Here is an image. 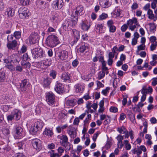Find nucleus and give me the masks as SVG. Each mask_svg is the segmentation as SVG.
Instances as JSON below:
<instances>
[{"mask_svg": "<svg viewBox=\"0 0 157 157\" xmlns=\"http://www.w3.org/2000/svg\"><path fill=\"white\" fill-rule=\"evenodd\" d=\"M59 43L58 37L55 35H52L49 36L46 39V43L47 45L50 47H54Z\"/></svg>", "mask_w": 157, "mask_h": 157, "instance_id": "nucleus-1", "label": "nucleus"}, {"mask_svg": "<svg viewBox=\"0 0 157 157\" xmlns=\"http://www.w3.org/2000/svg\"><path fill=\"white\" fill-rule=\"evenodd\" d=\"M32 53L35 58H43L45 57V55L42 48L40 47H37L32 50Z\"/></svg>", "mask_w": 157, "mask_h": 157, "instance_id": "nucleus-2", "label": "nucleus"}, {"mask_svg": "<svg viewBox=\"0 0 157 157\" xmlns=\"http://www.w3.org/2000/svg\"><path fill=\"white\" fill-rule=\"evenodd\" d=\"M72 20H66L63 25V27L64 29L66 30L69 29H70L71 27L75 26L77 24L78 20V18H76L75 19L73 17L71 18Z\"/></svg>", "mask_w": 157, "mask_h": 157, "instance_id": "nucleus-3", "label": "nucleus"}, {"mask_svg": "<svg viewBox=\"0 0 157 157\" xmlns=\"http://www.w3.org/2000/svg\"><path fill=\"white\" fill-rule=\"evenodd\" d=\"M127 24L129 26L130 29L132 31L136 28V26H140L137 21V19L135 17H133L127 21Z\"/></svg>", "mask_w": 157, "mask_h": 157, "instance_id": "nucleus-4", "label": "nucleus"}, {"mask_svg": "<svg viewBox=\"0 0 157 157\" xmlns=\"http://www.w3.org/2000/svg\"><path fill=\"white\" fill-rule=\"evenodd\" d=\"M55 95L52 92H49L46 93V101L49 105H53L55 102Z\"/></svg>", "mask_w": 157, "mask_h": 157, "instance_id": "nucleus-5", "label": "nucleus"}, {"mask_svg": "<svg viewBox=\"0 0 157 157\" xmlns=\"http://www.w3.org/2000/svg\"><path fill=\"white\" fill-rule=\"evenodd\" d=\"M83 10V7L81 6H78L76 10L75 11H73L72 14L71 15V17H73L75 19L76 18H78V15H82L83 14L82 11Z\"/></svg>", "mask_w": 157, "mask_h": 157, "instance_id": "nucleus-6", "label": "nucleus"}, {"mask_svg": "<svg viewBox=\"0 0 157 157\" xmlns=\"http://www.w3.org/2000/svg\"><path fill=\"white\" fill-rule=\"evenodd\" d=\"M18 13L19 17L22 19H24L28 16L29 10L25 7L20 8L19 10Z\"/></svg>", "mask_w": 157, "mask_h": 157, "instance_id": "nucleus-7", "label": "nucleus"}, {"mask_svg": "<svg viewBox=\"0 0 157 157\" xmlns=\"http://www.w3.org/2000/svg\"><path fill=\"white\" fill-rule=\"evenodd\" d=\"M31 143L33 147L36 150L39 151L41 149V141L39 139L35 138L33 139Z\"/></svg>", "mask_w": 157, "mask_h": 157, "instance_id": "nucleus-8", "label": "nucleus"}, {"mask_svg": "<svg viewBox=\"0 0 157 157\" xmlns=\"http://www.w3.org/2000/svg\"><path fill=\"white\" fill-rule=\"evenodd\" d=\"M64 149L61 147H59L58 149V153H56L54 150L49 152L50 157H60L62 155V153L64 151Z\"/></svg>", "mask_w": 157, "mask_h": 157, "instance_id": "nucleus-9", "label": "nucleus"}, {"mask_svg": "<svg viewBox=\"0 0 157 157\" xmlns=\"http://www.w3.org/2000/svg\"><path fill=\"white\" fill-rule=\"evenodd\" d=\"M30 86V84L27 79H25L22 81L20 84V90L22 92L25 91L27 88Z\"/></svg>", "mask_w": 157, "mask_h": 157, "instance_id": "nucleus-10", "label": "nucleus"}, {"mask_svg": "<svg viewBox=\"0 0 157 157\" xmlns=\"http://www.w3.org/2000/svg\"><path fill=\"white\" fill-rule=\"evenodd\" d=\"M56 54L59 58L58 59L62 60L66 59L67 56V52L63 50H59Z\"/></svg>", "mask_w": 157, "mask_h": 157, "instance_id": "nucleus-11", "label": "nucleus"}, {"mask_svg": "<svg viewBox=\"0 0 157 157\" xmlns=\"http://www.w3.org/2000/svg\"><path fill=\"white\" fill-rule=\"evenodd\" d=\"M63 4V2L62 0H57L53 1L52 6L54 9L58 10L62 8Z\"/></svg>", "mask_w": 157, "mask_h": 157, "instance_id": "nucleus-12", "label": "nucleus"}, {"mask_svg": "<svg viewBox=\"0 0 157 157\" xmlns=\"http://www.w3.org/2000/svg\"><path fill=\"white\" fill-rule=\"evenodd\" d=\"M29 40L31 44H34L39 40V36L36 33H32L29 38Z\"/></svg>", "mask_w": 157, "mask_h": 157, "instance_id": "nucleus-13", "label": "nucleus"}, {"mask_svg": "<svg viewBox=\"0 0 157 157\" xmlns=\"http://www.w3.org/2000/svg\"><path fill=\"white\" fill-rule=\"evenodd\" d=\"M55 90L58 94H61L64 92L63 86L59 83L57 82L55 87Z\"/></svg>", "mask_w": 157, "mask_h": 157, "instance_id": "nucleus-14", "label": "nucleus"}, {"mask_svg": "<svg viewBox=\"0 0 157 157\" xmlns=\"http://www.w3.org/2000/svg\"><path fill=\"white\" fill-rule=\"evenodd\" d=\"M59 138L62 140V142H61V145L66 147L68 144V138L67 136L66 135H62V136H60Z\"/></svg>", "mask_w": 157, "mask_h": 157, "instance_id": "nucleus-15", "label": "nucleus"}, {"mask_svg": "<svg viewBox=\"0 0 157 157\" xmlns=\"http://www.w3.org/2000/svg\"><path fill=\"white\" fill-rule=\"evenodd\" d=\"M67 132L71 138L74 139L76 136L77 133L75 130L71 126H69Z\"/></svg>", "mask_w": 157, "mask_h": 157, "instance_id": "nucleus-16", "label": "nucleus"}, {"mask_svg": "<svg viewBox=\"0 0 157 157\" xmlns=\"http://www.w3.org/2000/svg\"><path fill=\"white\" fill-rule=\"evenodd\" d=\"M114 22L112 20L108 21L107 22V25L109 28V31L111 33H114L116 30V27L113 25Z\"/></svg>", "mask_w": 157, "mask_h": 157, "instance_id": "nucleus-17", "label": "nucleus"}, {"mask_svg": "<svg viewBox=\"0 0 157 157\" xmlns=\"http://www.w3.org/2000/svg\"><path fill=\"white\" fill-rule=\"evenodd\" d=\"M51 19L53 22H58L60 21V17L57 12H53L52 15Z\"/></svg>", "mask_w": 157, "mask_h": 157, "instance_id": "nucleus-18", "label": "nucleus"}, {"mask_svg": "<svg viewBox=\"0 0 157 157\" xmlns=\"http://www.w3.org/2000/svg\"><path fill=\"white\" fill-rule=\"evenodd\" d=\"M23 131V129L22 128L19 126L16 125L15 127V130L14 132L15 133L16 135L18 137V138H19V136L22 135V132Z\"/></svg>", "mask_w": 157, "mask_h": 157, "instance_id": "nucleus-19", "label": "nucleus"}, {"mask_svg": "<svg viewBox=\"0 0 157 157\" xmlns=\"http://www.w3.org/2000/svg\"><path fill=\"white\" fill-rule=\"evenodd\" d=\"M147 14L148 15V18L151 20H153L154 21H155L157 19V17L155 16L153 13L151 9L148 10Z\"/></svg>", "mask_w": 157, "mask_h": 157, "instance_id": "nucleus-20", "label": "nucleus"}, {"mask_svg": "<svg viewBox=\"0 0 157 157\" xmlns=\"http://www.w3.org/2000/svg\"><path fill=\"white\" fill-rule=\"evenodd\" d=\"M17 46V42L15 40L12 41L11 42L8 43L7 47L10 49H14Z\"/></svg>", "mask_w": 157, "mask_h": 157, "instance_id": "nucleus-21", "label": "nucleus"}, {"mask_svg": "<svg viewBox=\"0 0 157 157\" xmlns=\"http://www.w3.org/2000/svg\"><path fill=\"white\" fill-rule=\"evenodd\" d=\"M36 128V131L40 130L43 127V124L42 122L37 121L35 123L34 125Z\"/></svg>", "mask_w": 157, "mask_h": 157, "instance_id": "nucleus-22", "label": "nucleus"}, {"mask_svg": "<svg viewBox=\"0 0 157 157\" xmlns=\"http://www.w3.org/2000/svg\"><path fill=\"white\" fill-rule=\"evenodd\" d=\"M95 27L96 29L98 31V32L99 33H104L103 26L102 24H97L96 25Z\"/></svg>", "mask_w": 157, "mask_h": 157, "instance_id": "nucleus-23", "label": "nucleus"}, {"mask_svg": "<svg viewBox=\"0 0 157 157\" xmlns=\"http://www.w3.org/2000/svg\"><path fill=\"white\" fill-rule=\"evenodd\" d=\"M128 115L132 122L133 123L136 122L135 121V115L131 111L129 110L128 111Z\"/></svg>", "mask_w": 157, "mask_h": 157, "instance_id": "nucleus-24", "label": "nucleus"}, {"mask_svg": "<svg viewBox=\"0 0 157 157\" xmlns=\"http://www.w3.org/2000/svg\"><path fill=\"white\" fill-rule=\"evenodd\" d=\"M51 82V79L50 78H44L43 80V85L44 87H48L50 85Z\"/></svg>", "mask_w": 157, "mask_h": 157, "instance_id": "nucleus-25", "label": "nucleus"}, {"mask_svg": "<svg viewBox=\"0 0 157 157\" xmlns=\"http://www.w3.org/2000/svg\"><path fill=\"white\" fill-rule=\"evenodd\" d=\"M43 134L44 135L51 137L53 135V133L52 130L46 128L44 131L43 132Z\"/></svg>", "mask_w": 157, "mask_h": 157, "instance_id": "nucleus-26", "label": "nucleus"}, {"mask_svg": "<svg viewBox=\"0 0 157 157\" xmlns=\"http://www.w3.org/2000/svg\"><path fill=\"white\" fill-rule=\"evenodd\" d=\"M75 90L77 93H82L84 89L80 84H77L75 85Z\"/></svg>", "mask_w": 157, "mask_h": 157, "instance_id": "nucleus-27", "label": "nucleus"}, {"mask_svg": "<svg viewBox=\"0 0 157 157\" xmlns=\"http://www.w3.org/2000/svg\"><path fill=\"white\" fill-rule=\"evenodd\" d=\"M70 77L67 74L64 73L62 74L61 79L64 82H69Z\"/></svg>", "mask_w": 157, "mask_h": 157, "instance_id": "nucleus-28", "label": "nucleus"}, {"mask_svg": "<svg viewBox=\"0 0 157 157\" xmlns=\"http://www.w3.org/2000/svg\"><path fill=\"white\" fill-rule=\"evenodd\" d=\"M6 12L8 16L10 17H12L14 15V11L13 9L11 8H9L7 9Z\"/></svg>", "mask_w": 157, "mask_h": 157, "instance_id": "nucleus-29", "label": "nucleus"}, {"mask_svg": "<svg viewBox=\"0 0 157 157\" xmlns=\"http://www.w3.org/2000/svg\"><path fill=\"white\" fill-rule=\"evenodd\" d=\"M12 113L14 115V118L15 119L17 120L20 119L21 117V113L20 112L16 110L13 112Z\"/></svg>", "mask_w": 157, "mask_h": 157, "instance_id": "nucleus-30", "label": "nucleus"}, {"mask_svg": "<svg viewBox=\"0 0 157 157\" xmlns=\"http://www.w3.org/2000/svg\"><path fill=\"white\" fill-rule=\"evenodd\" d=\"M73 34L75 36V37L76 38V40H75L74 43H76L78 39L79 38V32L77 30L74 29L73 30Z\"/></svg>", "mask_w": 157, "mask_h": 157, "instance_id": "nucleus-31", "label": "nucleus"}, {"mask_svg": "<svg viewBox=\"0 0 157 157\" xmlns=\"http://www.w3.org/2000/svg\"><path fill=\"white\" fill-rule=\"evenodd\" d=\"M21 64L25 68H29L30 67V63L27 61H22L21 62Z\"/></svg>", "mask_w": 157, "mask_h": 157, "instance_id": "nucleus-32", "label": "nucleus"}, {"mask_svg": "<svg viewBox=\"0 0 157 157\" xmlns=\"http://www.w3.org/2000/svg\"><path fill=\"white\" fill-rule=\"evenodd\" d=\"M100 5L104 8L109 5V2L107 0H102L100 2Z\"/></svg>", "mask_w": 157, "mask_h": 157, "instance_id": "nucleus-33", "label": "nucleus"}, {"mask_svg": "<svg viewBox=\"0 0 157 157\" xmlns=\"http://www.w3.org/2000/svg\"><path fill=\"white\" fill-rule=\"evenodd\" d=\"M117 130L121 134L126 133V132L127 131L125 127L124 126H122L120 128H117Z\"/></svg>", "mask_w": 157, "mask_h": 157, "instance_id": "nucleus-34", "label": "nucleus"}, {"mask_svg": "<svg viewBox=\"0 0 157 157\" xmlns=\"http://www.w3.org/2000/svg\"><path fill=\"white\" fill-rule=\"evenodd\" d=\"M20 4L23 6H27L29 4L30 0H19Z\"/></svg>", "mask_w": 157, "mask_h": 157, "instance_id": "nucleus-35", "label": "nucleus"}, {"mask_svg": "<svg viewBox=\"0 0 157 157\" xmlns=\"http://www.w3.org/2000/svg\"><path fill=\"white\" fill-rule=\"evenodd\" d=\"M75 102L74 99L70 100L67 101L66 104L67 105L71 106H73L75 105Z\"/></svg>", "mask_w": 157, "mask_h": 157, "instance_id": "nucleus-36", "label": "nucleus"}, {"mask_svg": "<svg viewBox=\"0 0 157 157\" xmlns=\"http://www.w3.org/2000/svg\"><path fill=\"white\" fill-rule=\"evenodd\" d=\"M81 28L84 30L87 31L89 29L90 26L85 23L82 22L81 24Z\"/></svg>", "mask_w": 157, "mask_h": 157, "instance_id": "nucleus-37", "label": "nucleus"}, {"mask_svg": "<svg viewBox=\"0 0 157 157\" xmlns=\"http://www.w3.org/2000/svg\"><path fill=\"white\" fill-rule=\"evenodd\" d=\"M33 66L38 68H45V67L43 66V64L40 62H35L33 64Z\"/></svg>", "mask_w": 157, "mask_h": 157, "instance_id": "nucleus-38", "label": "nucleus"}, {"mask_svg": "<svg viewBox=\"0 0 157 157\" xmlns=\"http://www.w3.org/2000/svg\"><path fill=\"white\" fill-rule=\"evenodd\" d=\"M122 12V10L118 8V7H117L115 9L114 13L117 16H120Z\"/></svg>", "mask_w": 157, "mask_h": 157, "instance_id": "nucleus-39", "label": "nucleus"}, {"mask_svg": "<svg viewBox=\"0 0 157 157\" xmlns=\"http://www.w3.org/2000/svg\"><path fill=\"white\" fill-rule=\"evenodd\" d=\"M21 36V33L20 31H16L13 34V36L16 39L20 38Z\"/></svg>", "mask_w": 157, "mask_h": 157, "instance_id": "nucleus-40", "label": "nucleus"}, {"mask_svg": "<svg viewBox=\"0 0 157 157\" xmlns=\"http://www.w3.org/2000/svg\"><path fill=\"white\" fill-rule=\"evenodd\" d=\"M145 45L144 44H141L137 47V50L136 51L137 53L139 52V51L141 50H144L145 49Z\"/></svg>", "mask_w": 157, "mask_h": 157, "instance_id": "nucleus-41", "label": "nucleus"}, {"mask_svg": "<svg viewBox=\"0 0 157 157\" xmlns=\"http://www.w3.org/2000/svg\"><path fill=\"white\" fill-rule=\"evenodd\" d=\"M17 144L19 149H23L25 146V144L21 142H18Z\"/></svg>", "mask_w": 157, "mask_h": 157, "instance_id": "nucleus-42", "label": "nucleus"}, {"mask_svg": "<svg viewBox=\"0 0 157 157\" xmlns=\"http://www.w3.org/2000/svg\"><path fill=\"white\" fill-rule=\"evenodd\" d=\"M157 46V41L155 42V43H152L150 46V48L151 51H153L155 50Z\"/></svg>", "mask_w": 157, "mask_h": 157, "instance_id": "nucleus-43", "label": "nucleus"}, {"mask_svg": "<svg viewBox=\"0 0 157 157\" xmlns=\"http://www.w3.org/2000/svg\"><path fill=\"white\" fill-rule=\"evenodd\" d=\"M5 79V73L3 72H0V81H2Z\"/></svg>", "mask_w": 157, "mask_h": 157, "instance_id": "nucleus-44", "label": "nucleus"}, {"mask_svg": "<svg viewBox=\"0 0 157 157\" xmlns=\"http://www.w3.org/2000/svg\"><path fill=\"white\" fill-rule=\"evenodd\" d=\"M56 71L54 70H52L50 72V76L52 77L53 79L56 78Z\"/></svg>", "mask_w": 157, "mask_h": 157, "instance_id": "nucleus-45", "label": "nucleus"}, {"mask_svg": "<svg viewBox=\"0 0 157 157\" xmlns=\"http://www.w3.org/2000/svg\"><path fill=\"white\" fill-rule=\"evenodd\" d=\"M43 65H44L45 66H49L51 64V62L49 60L46 59L42 63Z\"/></svg>", "mask_w": 157, "mask_h": 157, "instance_id": "nucleus-46", "label": "nucleus"}, {"mask_svg": "<svg viewBox=\"0 0 157 157\" xmlns=\"http://www.w3.org/2000/svg\"><path fill=\"white\" fill-rule=\"evenodd\" d=\"M141 93L143 94H145L146 95L148 93V89L146 88L145 86H144L141 90Z\"/></svg>", "mask_w": 157, "mask_h": 157, "instance_id": "nucleus-47", "label": "nucleus"}, {"mask_svg": "<svg viewBox=\"0 0 157 157\" xmlns=\"http://www.w3.org/2000/svg\"><path fill=\"white\" fill-rule=\"evenodd\" d=\"M88 47L85 45H82L79 48V51L81 53H83L85 51Z\"/></svg>", "mask_w": 157, "mask_h": 157, "instance_id": "nucleus-48", "label": "nucleus"}, {"mask_svg": "<svg viewBox=\"0 0 157 157\" xmlns=\"http://www.w3.org/2000/svg\"><path fill=\"white\" fill-rule=\"evenodd\" d=\"M27 50V48L26 46L23 45L20 51H18V53L19 54H21V53H23L26 52Z\"/></svg>", "mask_w": 157, "mask_h": 157, "instance_id": "nucleus-49", "label": "nucleus"}, {"mask_svg": "<svg viewBox=\"0 0 157 157\" xmlns=\"http://www.w3.org/2000/svg\"><path fill=\"white\" fill-rule=\"evenodd\" d=\"M6 67L11 71H14L15 70V67L14 66L11 64H9L7 65L6 66Z\"/></svg>", "mask_w": 157, "mask_h": 157, "instance_id": "nucleus-50", "label": "nucleus"}, {"mask_svg": "<svg viewBox=\"0 0 157 157\" xmlns=\"http://www.w3.org/2000/svg\"><path fill=\"white\" fill-rule=\"evenodd\" d=\"M29 59H30V58L29 57L27 54H24L23 56V60L22 61H27Z\"/></svg>", "mask_w": 157, "mask_h": 157, "instance_id": "nucleus-51", "label": "nucleus"}, {"mask_svg": "<svg viewBox=\"0 0 157 157\" xmlns=\"http://www.w3.org/2000/svg\"><path fill=\"white\" fill-rule=\"evenodd\" d=\"M108 17V15L107 14L103 13L99 16V18L100 20H102Z\"/></svg>", "mask_w": 157, "mask_h": 157, "instance_id": "nucleus-52", "label": "nucleus"}, {"mask_svg": "<svg viewBox=\"0 0 157 157\" xmlns=\"http://www.w3.org/2000/svg\"><path fill=\"white\" fill-rule=\"evenodd\" d=\"M37 4H38L40 5V8L41 9H43L44 7V2L43 1H40V0H38L37 2Z\"/></svg>", "mask_w": 157, "mask_h": 157, "instance_id": "nucleus-53", "label": "nucleus"}, {"mask_svg": "<svg viewBox=\"0 0 157 157\" xmlns=\"http://www.w3.org/2000/svg\"><path fill=\"white\" fill-rule=\"evenodd\" d=\"M110 88L109 87H108L106 88L105 90H102V93L103 95H106V94L109 92V90H110Z\"/></svg>", "mask_w": 157, "mask_h": 157, "instance_id": "nucleus-54", "label": "nucleus"}, {"mask_svg": "<svg viewBox=\"0 0 157 157\" xmlns=\"http://www.w3.org/2000/svg\"><path fill=\"white\" fill-rule=\"evenodd\" d=\"M100 132H97L96 133L94 134L93 136V141L95 142L96 141L97 137H98L99 134H100Z\"/></svg>", "mask_w": 157, "mask_h": 157, "instance_id": "nucleus-55", "label": "nucleus"}, {"mask_svg": "<svg viewBox=\"0 0 157 157\" xmlns=\"http://www.w3.org/2000/svg\"><path fill=\"white\" fill-rule=\"evenodd\" d=\"M124 139V136H121L120 135H118L117 137V139L118 142H122V140Z\"/></svg>", "mask_w": 157, "mask_h": 157, "instance_id": "nucleus-56", "label": "nucleus"}, {"mask_svg": "<svg viewBox=\"0 0 157 157\" xmlns=\"http://www.w3.org/2000/svg\"><path fill=\"white\" fill-rule=\"evenodd\" d=\"M105 75V72L103 71H100L98 75V78L99 79H101L104 77Z\"/></svg>", "mask_w": 157, "mask_h": 157, "instance_id": "nucleus-57", "label": "nucleus"}, {"mask_svg": "<svg viewBox=\"0 0 157 157\" xmlns=\"http://www.w3.org/2000/svg\"><path fill=\"white\" fill-rule=\"evenodd\" d=\"M118 109L117 108L112 106L110 108V111L113 113H116Z\"/></svg>", "mask_w": 157, "mask_h": 157, "instance_id": "nucleus-58", "label": "nucleus"}, {"mask_svg": "<svg viewBox=\"0 0 157 157\" xmlns=\"http://www.w3.org/2000/svg\"><path fill=\"white\" fill-rule=\"evenodd\" d=\"M7 119L8 121H11L13 119H14V115L13 113L12 112L11 113L10 115L7 116Z\"/></svg>", "mask_w": 157, "mask_h": 157, "instance_id": "nucleus-59", "label": "nucleus"}, {"mask_svg": "<svg viewBox=\"0 0 157 157\" xmlns=\"http://www.w3.org/2000/svg\"><path fill=\"white\" fill-rule=\"evenodd\" d=\"M3 133L6 135H7L10 133V131L7 128H4L2 131Z\"/></svg>", "mask_w": 157, "mask_h": 157, "instance_id": "nucleus-60", "label": "nucleus"}, {"mask_svg": "<svg viewBox=\"0 0 157 157\" xmlns=\"http://www.w3.org/2000/svg\"><path fill=\"white\" fill-rule=\"evenodd\" d=\"M151 84L152 85L154 86L157 84V77L153 78Z\"/></svg>", "mask_w": 157, "mask_h": 157, "instance_id": "nucleus-61", "label": "nucleus"}, {"mask_svg": "<svg viewBox=\"0 0 157 157\" xmlns=\"http://www.w3.org/2000/svg\"><path fill=\"white\" fill-rule=\"evenodd\" d=\"M38 130L36 131V128L34 127V126L33 128L32 127L30 131V132L33 135L35 134V133Z\"/></svg>", "mask_w": 157, "mask_h": 157, "instance_id": "nucleus-62", "label": "nucleus"}, {"mask_svg": "<svg viewBox=\"0 0 157 157\" xmlns=\"http://www.w3.org/2000/svg\"><path fill=\"white\" fill-rule=\"evenodd\" d=\"M128 28L127 24H124L121 28V31L123 32H124Z\"/></svg>", "mask_w": 157, "mask_h": 157, "instance_id": "nucleus-63", "label": "nucleus"}, {"mask_svg": "<svg viewBox=\"0 0 157 157\" xmlns=\"http://www.w3.org/2000/svg\"><path fill=\"white\" fill-rule=\"evenodd\" d=\"M78 64V61L77 59L74 60L72 63V65L73 67H75L77 66Z\"/></svg>", "mask_w": 157, "mask_h": 157, "instance_id": "nucleus-64", "label": "nucleus"}]
</instances>
